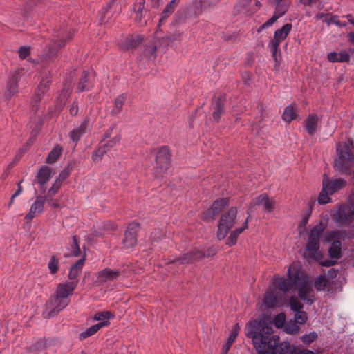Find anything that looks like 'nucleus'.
<instances>
[{
	"label": "nucleus",
	"instance_id": "f257e3e1",
	"mask_svg": "<svg viewBox=\"0 0 354 354\" xmlns=\"http://www.w3.org/2000/svg\"><path fill=\"white\" fill-rule=\"evenodd\" d=\"M249 324L250 328L245 335L252 339L257 354H286L291 351V346L288 342H281L279 337L276 335L270 337L273 333L272 326L258 320L250 322Z\"/></svg>",
	"mask_w": 354,
	"mask_h": 354
},
{
	"label": "nucleus",
	"instance_id": "f03ea898",
	"mask_svg": "<svg viewBox=\"0 0 354 354\" xmlns=\"http://www.w3.org/2000/svg\"><path fill=\"white\" fill-rule=\"evenodd\" d=\"M353 140L348 138L344 144H337L336 152L337 157L335 158L333 168L339 174L350 175L354 162V153L351 151L353 148Z\"/></svg>",
	"mask_w": 354,
	"mask_h": 354
},
{
	"label": "nucleus",
	"instance_id": "7ed1b4c3",
	"mask_svg": "<svg viewBox=\"0 0 354 354\" xmlns=\"http://www.w3.org/2000/svg\"><path fill=\"white\" fill-rule=\"evenodd\" d=\"M237 212V208L232 206L221 214L216 233V236L218 240L224 239L230 229L236 224Z\"/></svg>",
	"mask_w": 354,
	"mask_h": 354
},
{
	"label": "nucleus",
	"instance_id": "20e7f679",
	"mask_svg": "<svg viewBox=\"0 0 354 354\" xmlns=\"http://www.w3.org/2000/svg\"><path fill=\"white\" fill-rule=\"evenodd\" d=\"M326 226L322 220H320L310 231L308 243L306 246V250L308 252V257L312 259H317V252L320 247L319 239Z\"/></svg>",
	"mask_w": 354,
	"mask_h": 354
},
{
	"label": "nucleus",
	"instance_id": "39448f33",
	"mask_svg": "<svg viewBox=\"0 0 354 354\" xmlns=\"http://www.w3.org/2000/svg\"><path fill=\"white\" fill-rule=\"evenodd\" d=\"M171 151L167 146L160 148L156 156V166L153 169L156 178H162L167 173L171 165Z\"/></svg>",
	"mask_w": 354,
	"mask_h": 354
},
{
	"label": "nucleus",
	"instance_id": "423d86ee",
	"mask_svg": "<svg viewBox=\"0 0 354 354\" xmlns=\"http://www.w3.org/2000/svg\"><path fill=\"white\" fill-rule=\"evenodd\" d=\"M292 28L291 24H284L281 28L277 29L274 33V37L268 44V47L272 51V57L274 58L276 64H279L277 53L279 47L280 43L285 40L288 35L290 33Z\"/></svg>",
	"mask_w": 354,
	"mask_h": 354
},
{
	"label": "nucleus",
	"instance_id": "0eeeda50",
	"mask_svg": "<svg viewBox=\"0 0 354 354\" xmlns=\"http://www.w3.org/2000/svg\"><path fill=\"white\" fill-rule=\"evenodd\" d=\"M58 35L59 39L52 41L49 45L48 53L46 54V57L48 59H52L57 56L58 50L64 46L67 41L72 39L73 32L71 29L68 30L59 29Z\"/></svg>",
	"mask_w": 354,
	"mask_h": 354
},
{
	"label": "nucleus",
	"instance_id": "6e6552de",
	"mask_svg": "<svg viewBox=\"0 0 354 354\" xmlns=\"http://www.w3.org/2000/svg\"><path fill=\"white\" fill-rule=\"evenodd\" d=\"M69 300L58 297L56 295H53L50 299L46 303V318H50L57 315L62 310L65 308L69 304Z\"/></svg>",
	"mask_w": 354,
	"mask_h": 354
},
{
	"label": "nucleus",
	"instance_id": "1a4fd4ad",
	"mask_svg": "<svg viewBox=\"0 0 354 354\" xmlns=\"http://www.w3.org/2000/svg\"><path fill=\"white\" fill-rule=\"evenodd\" d=\"M140 227V223L133 221L128 224L122 239L123 248L129 249L137 244L138 232Z\"/></svg>",
	"mask_w": 354,
	"mask_h": 354
},
{
	"label": "nucleus",
	"instance_id": "9d476101",
	"mask_svg": "<svg viewBox=\"0 0 354 354\" xmlns=\"http://www.w3.org/2000/svg\"><path fill=\"white\" fill-rule=\"evenodd\" d=\"M180 35V33L176 32L165 33L161 27L157 26L154 32V39L158 44V48H166L176 41Z\"/></svg>",
	"mask_w": 354,
	"mask_h": 354
},
{
	"label": "nucleus",
	"instance_id": "9b49d317",
	"mask_svg": "<svg viewBox=\"0 0 354 354\" xmlns=\"http://www.w3.org/2000/svg\"><path fill=\"white\" fill-rule=\"evenodd\" d=\"M295 288L298 289V295L300 299L306 301L309 305L314 302L315 293L311 284L309 283L308 277H305L303 282L298 285L297 287H295Z\"/></svg>",
	"mask_w": 354,
	"mask_h": 354
},
{
	"label": "nucleus",
	"instance_id": "f8f14e48",
	"mask_svg": "<svg viewBox=\"0 0 354 354\" xmlns=\"http://www.w3.org/2000/svg\"><path fill=\"white\" fill-rule=\"evenodd\" d=\"M226 102V95L219 94L218 96L214 95L212 100V106L214 111L212 113V118L216 122H219L221 116L225 113V104Z\"/></svg>",
	"mask_w": 354,
	"mask_h": 354
},
{
	"label": "nucleus",
	"instance_id": "ddd939ff",
	"mask_svg": "<svg viewBox=\"0 0 354 354\" xmlns=\"http://www.w3.org/2000/svg\"><path fill=\"white\" fill-rule=\"evenodd\" d=\"M78 281H66L57 285L55 292L54 293L58 297L69 300L68 297L72 295L74 290L76 288Z\"/></svg>",
	"mask_w": 354,
	"mask_h": 354
},
{
	"label": "nucleus",
	"instance_id": "4468645a",
	"mask_svg": "<svg viewBox=\"0 0 354 354\" xmlns=\"http://www.w3.org/2000/svg\"><path fill=\"white\" fill-rule=\"evenodd\" d=\"M346 184V181L343 178H336L334 180H330L326 174L323 175L322 186L330 195L344 187Z\"/></svg>",
	"mask_w": 354,
	"mask_h": 354
},
{
	"label": "nucleus",
	"instance_id": "2eb2a0df",
	"mask_svg": "<svg viewBox=\"0 0 354 354\" xmlns=\"http://www.w3.org/2000/svg\"><path fill=\"white\" fill-rule=\"evenodd\" d=\"M334 218L338 226L349 225L354 219V209L346 213L345 208H340L334 214Z\"/></svg>",
	"mask_w": 354,
	"mask_h": 354
},
{
	"label": "nucleus",
	"instance_id": "dca6fc26",
	"mask_svg": "<svg viewBox=\"0 0 354 354\" xmlns=\"http://www.w3.org/2000/svg\"><path fill=\"white\" fill-rule=\"evenodd\" d=\"M202 259V254L201 250L197 248H194L189 252L180 255L178 257L180 264H192L195 263Z\"/></svg>",
	"mask_w": 354,
	"mask_h": 354
},
{
	"label": "nucleus",
	"instance_id": "f3484780",
	"mask_svg": "<svg viewBox=\"0 0 354 354\" xmlns=\"http://www.w3.org/2000/svg\"><path fill=\"white\" fill-rule=\"evenodd\" d=\"M133 9L136 13L135 21L140 26H145L148 20L147 16L148 11L145 9V0H140L136 3L133 6Z\"/></svg>",
	"mask_w": 354,
	"mask_h": 354
},
{
	"label": "nucleus",
	"instance_id": "a211bd4d",
	"mask_svg": "<svg viewBox=\"0 0 354 354\" xmlns=\"http://www.w3.org/2000/svg\"><path fill=\"white\" fill-rule=\"evenodd\" d=\"M48 198L47 196H37L35 202L31 205L29 212L25 216V219L30 221L35 216L36 213H41L44 210L45 201L48 199Z\"/></svg>",
	"mask_w": 354,
	"mask_h": 354
},
{
	"label": "nucleus",
	"instance_id": "6ab92c4d",
	"mask_svg": "<svg viewBox=\"0 0 354 354\" xmlns=\"http://www.w3.org/2000/svg\"><path fill=\"white\" fill-rule=\"evenodd\" d=\"M307 275H304L300 268L290 266L288 270V277L292 288L297 287Z\"/></svg>",
	"mask_w": 354,
	"mask_h": 354
},
{
	"label": "nucleus",
	"instance_id": "aec40b11",
	"mask_svg": "<svg viewBox=\"0 0 354 354\" xmlns=\"http://www.w3.org/2000/svg\"><path fill=\"white\" fill-rule=\"evenodd\" d=\"M120 275V272L119 270L106 268L97 273V279L98 283H104L118 279Z\"/></svg>",
	"mask_w": 354,
	"mask_h": 354
},
{
	"label": "nucleus",
	"instance_id": "412c9836",
	"mask_svg": "<svg viewBox=\"0 0 354 354\" xmlns=\"http://www.w3.org/2000/svg\"><path fill=\"white\" fill-rule=\"evenodd\" d=\"M319 121V117L315 113H310L304 120V127L310 136L316 133Z\"/></svg>",
	"mask_w": 354,
	"mask_h": 354
},
{
	"label": "nucleus",
	"instance_id": "4be33fe9",
	"mask_svg": "<svg viewBox=\"0 0 354 354\" xmlns=\"http://www.w3.org/2000/svg\"><path fill=\"white\" fill-rule=\"evenodd\" d=\"M143 41V37L141 35H130L127 37L121 44L122 48L128 50L136 48Z\"/></svg>",
	"mask_w": 354,
	"mask_h": 354
},
{
	"label": "nucleus",
	"instance_id": "5701e85b",
	"mask_svg": "<svg viewBox=\"0 0 354 354\" xmlns=\"http://www.w3.org/2000/svg\"><path fill=\"white\" fill-rule=\"evenodd\" d=\"M51 176V169L48 166L44 165L39 169L36 176L35 182L37 183L39 185H41V188L44 187L46 183L48 181Z\"/></svg>",
	"mask_w": 354,
	"mask_h": 354
},
{
	"label": "nucleus",
	"instance_id": "b1692460",
	"mask_svg": "<svg viewBox=\"0 0 354 354\" xmlns=\"http://www.w3.org/2000/svg\"><path fill=\"white\" fill-rule=\"evenodd\" d=\"M18 75L13 74L6 86V97L10 99L18 91Z\"/></svg>",
	"mask_w": 354,
	"mask_h": 354
},
{
	"label": "nucleus",
	"instance_id": "393cba45",
	"mask_svg": "<svg viewBox=\"0 0 354 354\" xmlns=\"http://www.w3.org/2000/svg\"><path fill=\"white\" fill-rule=\"evenodd\" d=\"M88 118H85L81 123L79 127L73 129L69 133L70 138L73 142L77 143L81 136L85 133L87 125H88Z\"/></svg>",
	"mask_w": 354,
	"mask_h": 354
},
{
	"label": "nucleus",
	"instance_id": "a878e982",
	"mask_svg": "<svg viewBox=\"0 0 354 354\" xmlns=\"http://www.w3.org/2000/svg\"><path fill=\"white\" fill-rule=\"evenodd\" d=\"M92 86L89 73L86 71H83L77 85V91L79 92H83L88 90Z\"/></svg>",
	"mask_w": 354,
	"mask_h": 354
},
{
	"label": "nucleus",
	"instance_id": "bb28decb",
	"mask_svg": "<svg viewBox=\"0 0 354 354\" xmlns=\"http://www.w3.org/2000/svg\"><path fill=\"white\" fill-rule=\"evenodd\" d=\"M109 320H104L101 322H99L96 324H94L91 326V327L88 328L86 330L82 332L80 334V339L82 340L84 339H86L93 335H94L95 333H97L102 327L108 326L109 324Z\"/></svg>",
	"mask_w": 354,
	"mask_h": 354
},
{
	"label": "nucleus",
	"instance_id": "cd10ccee",
	"mask_svg": "<svg viewBox=\"0 0 354 354\" xmlns=\"http://www.w3.org/2000/svg\"><path fill=\"white\" fill-rule=\"evenodd\" d=\"M85 259V256H84L71 266L68 274V278L70 280L75 281V279H76L77 277L82 271Z\"/></svg>",
	"mask_w": 354,
	"mask_h": 354
},
{
	"label": "nucleus",
	"instance_id": "c85d7f7f",
	"mask_svg": "<svg viewBox=\"0 0 354 354\" xmlns=\"http://www.w3.org/2000/svg\"><path fill=\"white\" fill-rule=\"evenodd\" d=\"M239 325L238 323L234 325L230 334L227 338V341L225 346H223L221 354H227L230 348H231L233 342H234L236 337L238 335L239 330Z\"/></svg>",
	"mask_w": 354,
	"mask_h": 354
},
{
	"label": "nucleus",
	"instance_id": "c756f323",
	"mask_svg": "<svg viewBox=\"0 0 354 354\" xmlns=\"http://www.w3.org/2000/svg\"><path fill=\"white\" fill-rule=\"evenodd\" d=\"M263 304L268 308H274L278 304V297L272 290H267L263 299Z\"/></svg>",
	"mask_w": 354,
	"mask_h": 354
},
{
	"label": "nucleus",
	"instance_id": "7c9ffc66",
	"mask_svg": "<svg viewBox=\"0 0 354 354\" xmlns=\"http://www.w3.org/2000/svg\"><path fill=\"white\" fill-rule=\"evenodd\" d=\"M274 285L282 292H288L292 288L290 280L284 277H275L274 279Z\"/></svg>",
	"mask_w": 354,
	"mask_h": 354
},
{
	"label": "nucleus",
	"instance_id": "2f4dec72",
	"mask_svg": "<svg viewBox=\"0 0 354 354\" xmlns=\"http://www.w3.org/2000/svg\"><path fill=\"white\" fill-rule=\"evenodd\" d=\"M268 195L267 194L263 193L252 199V201L249 203L248 208L246 211L248 218L252 217V212L253 211V208L256 205H263L265 200L268 198Z\"/></svg>",
	"mask_w": 354,
	"mask_h": 354
},
{
	"label": "nucleus",
	"instance_id": "473e14b6",
	"mask_svg": "<svg viewBox=\"0 0 354 354\" xmlns=\"http://www.w3.org/2000/svg\"><path fill=\"white\" fill-rule=\"evenodd\" d=\"M328 255L330 258L339 259L342 257L341 243L335 240L328 248Z\"/></svg>",
	"mask_w": 354,
	"mask_h": 354
},
{
	"label": "nucleus",
	"instance_id": "72a5a7b5",
	"mask_svg": "<svg viewBox=\"0 0 354 354\" xmlns=\"http://www.w3.org/2000/svg\"><path fill=\"white\" fill-rule=\"evenodd\" d=\"M63 151V148L59 145H56L53 149L49 152L46 159V162L53 164L59 158Z\"/></svg>",
	"mask_w": 354,
	"mask_h": 354
},
{
	"label": "nucleus",
	"instance_id": "f704fd0d",
	"mask_svg": "<svg viewBox=\"0 0 354 354\" xmlns=\"http://www.w3.org/2000/svg\"><path fill=\"white\" fill-rule=\"evenodd\" d=\"M230 204V198H221L213 201L211 207L218 214Z\"/></svg>",
	"mask_w": 354,
	"mask_h": 354
},
{
	"label": "nucleus",
	"instance_id": "c9c22d12",
	"mask_svg": "<svg viewBox=\"0 0 354 354\" xmlns=\"http://www.w3.org/2000/svg\"><path fill=\"white\" fill-rule=\"evenodd\" d=\"M45 93L44 91H39L38 88H36L34 95L32 97L31 100V108L32 111L36 113L39 107V103L41 99L43 98Z\"/></svg>",
	"mask_w": 354,
	"mask_h": 354
},
{
	"label": "nucleus",
	"instance_id": "e433bc0d",
	"mask_svg": "<svg viewBox=\"0 0 354 354\" xmlns=\"http://www.w3.org/2000/svg\"><path fill=\"white\" fill-rule=\"evenodd\" d=\"M219 214L210 207L205 211L200 214V218L205 222H211L214 221Z\"/></svg>",
	"mask_w": 354,
	"mask_h": 354
},
{
	"label": "nucleus",
	"instance_id": "4c0bfd02",
	"mask_svg": "<svg viewBox=\"0 0 354 354\" xmlns=\"http://www.w3.org/2000/svg\"><path fill=\"white\" fill-rule=\"evenodd\" d=\"M125 100L126 96L124 94L118 96L115 100L114 106L111 110V113L114 115L118 114L122 111Z\"/></svg>",
	"mask_w": 354,
	"mask_h": 354
},
{
	"label": "nucleus",
	"instance_id": "58836bf2",
	"mask_svg": "<svg viewBox=\"0 0 354 354\" xmlns=\"http://www.w3.org/2000/svg\"><path fill=\"white\" fill-rule=\"evenodd\" d=\"M286 13V10L283 8H279V7L277 9H275V11L272 16L271 18H270L268 20H267L265 23L263 24L266 28L272 26L277 20L280 18L281 16H283Z\"/></svg>",
	"mask_w": 354,
	"mask_h": 354
},
{
	"label": "nucleus",
	"instance_id": "ea45409f",
	"mask_svg": "<svg viewBox=\"0 0 354 354\" xmlns=\"http://www.w3.org/2000/svg\"><path fill=\"white\" fill-rule=\"evenodd\" d=\"M329 281L326 278L325 275H319L315 278L314 281L315 288L317 291L324 290V288L328 285Z\"/></svg>",
	"mask_w": 354,
	"mask_h": 354
},
{
	"label": "nucleus",
	"instance_id": "a19ab883",
	"mask_svg": "<svg viewBox=\"0 0 354 354\" xmlns=\"http://www.w3.org/2000/svg\"><path fill=\"white\" fill-rule=\"evenodd\" d=\"M297 117V114L295 113L293 106L289 105L286 106L283 111L282 118L286 122H290Z\"/></svg>",
	"mask_w": 354,
	"mask_h": 354
},
{
	"label": "nucleus",
	"instance_id": "79ce46f5",
	"mask_svg": "<svg viewBox=\"0 0 354 354\" xmlns=\"http://www.w3.org/2000/svg\"><path fill=\"white\" fill-rule=\"evenodd\" d=\"M107 145H103L95 149L91 156L93 161H98L102 160L103 156L107 152Z\"/></svg>",
	"mask_w": 354,
	"mask_h": 354
},
{
	"label": "nucleus",
	"instance_id": "37998d69",
	"mask_svg": "<svg viewBox=\"0 0 354 354\" xmlns=\"http://www.w3.org/2000/svg\"><path fill=\"white\" fill-rule=\"evenodd\" d=\"M311 215V210H305L303 212L302 219L298 225L297 230L301 234L302 231L306 230V225H307L309 218Z\"/></svg>",
	"mask_w": 354,
	"mask_h": 354
},
{
	"label": "nucleus",
	"instance_id": "c03bdc74",
	"mask_svg": "<svg viewBox=\"0 0 354 354\" xmlns=\"http://www.w3.org/2000/svg\"><path fill=\"white\" fill-rule=\"evenodd\" d=\"M289 306L290 309L294 312L302 311L304 305L295 296H291L289 299Z\"/></svg>",
	"mask_w": 354,
	"mask_h": 354
},
{
	"label": "nucleus",
	"instance_id": "a18cd8bd",
	"mask_svg": "<svg viewBox=\"0 0 354 354\" xmlns=\"http://www.w3.org/2000/svg\"><path fill=\"white\" fill-rule=\"evenodd\" d=\"M48 268L51 274H55L59 270V260L55 255L50 257V261L48 263Z\"/></svg>",
	"mask_w": 354,
	"mask_h": 354
},
{
	"label": "nucleus",
	"instance_id": "49530a36",
	"mask_svg": "<svg viewBox=\"0 0 354 354\" xmlns=\"http://www.w3.org/2000/svg\"><path fill=\"white\" fill-rule=\"evenodd\" d=\"M299 328L295 321H290L285 324V331L286 333L293 335L297 333Z\"/></svg>",
	"mask_w": 354,
	"mask_h": 354
},
{
	"label": "nucleus",
	"instance_id": "de8ad7c7",
	"mask_svg": "<svg viewBox=\"0 0 354 354\" xmlns=\"http://www.w3.org/2000/svg\"><path fill=\"white\" fill-rule=\"evenodd\" d=\"M51 84V80L48 76L44 77L41 82H39V85L37 86V88L39 91H44V93H46L48 91L49 86Z\"/></svg>",
	"mask_w": 354,
	"mask_h": 354
},
{
	"label": "nucleus",
	"instance_id": "09e8293b",
	"mask_svg": "<svg viewBox=\"0 0 354 354\" xmlns=\"http://www.w3.org/2000/svg\"><path fill=\"white\" fill-rule=\"evenodd\" d=\"M51 84V80L48 76L44 77L41 82H39V85L37 86V88L39 91H44V93H46L48 91L49 86Z\"/></svg>",
	"mask_w": 354,
	"mask_h": 354
},
{
	"label": "nucleus",
	"instance_id": "8fccbe9b",
	"mask_svg": "<svg viewBox=\"0 0 354 354\" xmlns=\"http://www.w3.org/2000/svg\"><path fill=\"white\" fill-rule=\"evenodd\" d=\"M328 192L322 186V189L319 194L317 201L319 204H326L330 201V198L328 196Z\"/></svg>",
	"mask_w": 354,
	"mask_h": 354
},
{
	"label": "nucleus",
	"instance_id": "3c124183",
	"mask_svg": "<svg viewBox=\"0 0 354 354\" xmlns=\"http://www.w3.org/2000/svg\"><path fill=\"white\" fill-rule=\"evenodd\" d=\"M263 205L264 211L266 212L270 213L274 209L275 201L273 198H270L268 196V198L265 200Z\"/></svg>",
	"mask_w": 354,
	"mask_h": 354
},
{
	"label": "nucleus",
	"instance_id": "603ef678",
	"mask_svg": "<svg viewBox=\"0 0 354 354\" xmlns=\"http://www.w3.org/2000/svg\"><path fill=\"white\" fill-rule=\"evenodd\" d=\"M318 337L317 333L311 332L308 334H305L301 336V339L304 344H310L316 340Z\"/></svg>",
	"mask_w": 354,
	"mask_h": 354
},
{
	"label": "nucleus",
	"instance_id": "864d4df0",
	"mask_svg": "<svg viewBox=\"0 0 354 354\" xmlns=\"http://www.w3.org/2000/svg\"><path fill=\"white\" fill-rule=\"evenodd\" d=\"M157 48H158V44L156 41L155 42L151 43L149 45H145L144 53L146 56L155 55V52Z\"/></svg>",
	"mask_w": 354,
	"mask_h": 354
},
{
	"label": "nucleus",
	"instance_id": "5fc2aeb1",
	"mask_svg": "<svg viewBox=\"0 0 354 354\" xmlns=\"http://www.w3.org/2000/svg\"><path fill=\"white\" fill-rule=\"evenodd\" d=\"M72 239H73V242L71 245V247L73 249V255L75 257H77L81 253V250H80V248L79 246V243H78L79 238L77 237V236L73 235L72 236Z\"/></svg>",
	"mask_w": 354,
	"mask_h": 354
},
{
	"label": "nucleus",
	"instance_id": "6e6d98bb",
	"mask_svg": "<svg viewBox=\"0 0 354 354\" xmlns=\"http://www.w3.org/2000/svg\"><path fill=\"white\" fill-rule=\"evenodd\" d=\"M217 248L214 245L210 246L205 249L204 250H201V254H202V259L205 257H214L217 253Z\"/></svg>",
	"mask_w": 354,
	"mask_h": 354
},
{
	"label": "nucleus",
	"instance_id": "4d7b16f0",
	"mask_svg": "<svg viewBox=\"0 0 354 354\" xmlns=\"http://www.w3.org/2000/svg\"><path fill=\"white\" fill-rule=\"evenodd\" d=\"M163 236H164V234H163L162 230L160 228H156L151 233L150 240H151V243H153L154 242H158Z\"/></svg>",
	"mask_w": 354,
	"mask_h": 354
},
{
	"label": "nucleus",
	"instance_id": "13d9d810",
	"mask_svg": "<svg viewBox=\"0 0 354 354\" xmlns=\"http://www.w3.org/2000/svg\"><path fill=\"white\" fill-rule=\"evenodd\" d=\"M308 319V314L305 311L297 312L295 315V322L299 324H304Z\"/></svg>",
	"mask_w": 354,
	"mask_h": 354
},
{
	"label": "nucleus",
	"instance_id": "bf43d9fd",
	"mask_svg": "<svg viewBox=\"0 0 354 354\" xmlns=\"http://www.w3.org/2000/svg\"><path fill=\"white\" fill-rule=\"evenodd\" d=\"M62 182L56 178L52 187L48 189V197H53L59 190L62 185Z\"/></svg>",
	"mask_w": 354,
	"mask_h": 354
},
{
	"label": "nucleus",
	"instance_id": "052dcab7",
	"mask_svg": "<svg viewBox=\"0 0 354 354\" xmlns=\"http://www.w3.org/2000/svg\"><path fill=\"white\" fill-rule=\"evenodd\" d=\"M286 321V315L283 313H281L277 315L274 319V326L278 328H282L284 326Z\"/></svg>",
	"mask_w": 354,
	"mask_h": 354
},
{
	"label": "nucleus",
	"instance_id": "680f3d73",
	"mask_svg": "<svg viewBox=\"0 0 354 354\" xmlns=\"http://www.w3.org/2000/svg\"><path fill=\"white\" fill-rule=\"evenodd\" d=\"M114 315L110 312V311H102V312H98L95 314L93 319L95 320H102L104 319H109L111 317H113Z\"/></svg>",
	"mask_w": 354,
	"mask_h": 354
},
{
	"label": "nucleus",
	"instance_id": "e2e57ef3",
	"mask_svg": "<svg viewBox=\"0 0 354 354\" xmlns=\"http://www.w3.org/2000/svg\"><path fill=\"white\" fill-rule=\"evenodd\" d=\"M347 237H351V231H347L346 230H336L335 240H337L341 243V241L345 240Z\"/></svg>",
	"mask_w": 354,
	"mask_h": 354
},
{
	"label": "nucleus",
	"instance_id": "0e129e2a",
	"mask_svg": "<svg viewBox=\"0 0 354 354\" xmlns=\"http://www.w3.org/2000/svg\"><path fill=\"white\" fill-rule=\"evenodd\" d=\"M19 57L21 59H26L30 54V48L28 46H21L18 50Z\"/></svg>",
	"mask_w": 354,
	"mask_h": 354
},
{
	"label": "nucleus",
	"instance_id": "69168bd1",
	"mask_svg": "<svg viewBox=\"0 0 354 354\" xmlns=\"http://www.w3.org/2000/svg\"><path fill=\"white\" fill-rule=\"evenodd\" d=\"M238 236L234 232L232 231L230 234L229 237L227 238L226 241V245H229L230 247L233 246L236 244L237 243V239Z\"/></svg>",
	"mask_w": 354,
	"mask_h": 354
},
{
	"label": "nucleus",
	"instance_id": "338daca9",
	"mask_svg": "<svg viewBox=\"0 0 354 354\" xmlns=\"http://www.w3.org/2000/svg\"><path fill=\"white\" fill-rule=\"evenodd\" d=\"M46 340L45 339H40L38 341H37L34 345L32 346V348L35 350H43L46 348Z\"/></svg>",
	"mask_w": 354,
	"mask_h": 354
},
{
	"label": "nucleus",
	"instance_id": "774afa93",
	"mask_svg": "<svg viewBox=\"0 0 354 354\" xmlns=\"http://www.w3.org/2000/svg\"><path fill=\"white\" fill-rule=\"evenodd\" d=\"M187 19V13L185 11L177 12L174 16V22L179 24L184 21Z\"/></svg>",
	"mask_w": 354,
	"mask_h": 354
}]
</instances>
